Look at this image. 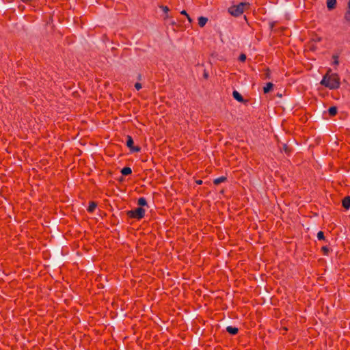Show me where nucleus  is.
<instances>
[{"label":"nucleus","mask_w":350,"mask_h":350,"mask_svg":"<svg viewBox=\"0 0 350 350\" xmlns=\"http://www.w3.org/2000/svg\"><path fill=\"white\" fill-rule=\"evenodd\" d=\"M339 76L336 73H331L330 70L323 76L321 84L329 90H336L339 88L340 85Z\"/></svg>","instance_id":"f257e3e1"},{"label":"nucleus","mask_w":350,"mask_h":350,"mask_svg":"<svg viewBox=\"0 0 350 350\" xmlns=\"http://www.w3.org/2000/svg\"><path fill=\"white\" fill-rule=\"evenodd\" d=\"M248 6V3L241 2L238 5L230 6L228 8V12L233 16H239L243 13L245 8Z\"/></svg>","instance_id":"f03ea898"},{"label":"nucleus","mask_w":350,"mask_h":350,"mask_svg":"<svg viewBox=\"0 0 350 350\" xmlns=\"http://www.w3.org/2000/svg\"><path fill=\"white\" fill-rule=\"evenodd\" d=\"M145 210L142 207H138L134 210L127 211V215L130 218L140 219L144 217Z\"/></svg>","instance_id":"7ed1b4c3"},{"label":"nucleus","mask_w":350,"mask_h":350,"mask_svg":"<svg viewBox=\"0 0 350 350\" xmlns=\"http://www.w3.org/2000/svg\"><path fill=\"white\" fill-rule=\"evenodd\" d=\"M126 146L130 148L131 152H138L141 150L139 146H133V138L129 135L126 137Z\"/></svg>","instance_id":"20e7f679"},{"label":"nucleus","mask_w":350,"mask_h":350,"mask_svg":"<svg viewBox=\"0 0 350 350\" xmlns=\"http://www.w3.org/2000/svg\"><path fill=\"white\" fill-rule=\"evenodd\" d=\"M337 1L336 0H327L326 5L327 8L329 10H332L336 7Z\"/></svg>","instance_id":"39448f33"},{"label":"nucleus","mask_w":350,"mask_h":350,"mask_svg":"<svg viewBox=\"0 0 350 350\" xmlns=\"http://www.w3.org/2000/svg\"><path fill=\"white\" fill-rule=\"evenodd\" d=\"M342 204L345 209H349L350 208V197L346 196L344 198L342 201Z\"/></svg>","instance_id":"423d86ee"},{"label":"nucleus","mask_w":350,"mask_h":350,"mask_svg":"<svg viewBox=\"0 0 350 350\" xmlns=\"http://www.w3.org/2000/svg\"><path fill=\"white\" fill-rule=\"evenodd\" d=\"M232 96H233L234 98L236 99L237 100H238L239 102H243V100H244L241 94H239L236 90L233 91Z\"/></svg>","instance_id":"0eeeda50"},{"label":"nucleus","mask_w":350,"mask_h":350,"mask_svg":"<svg viewBox=\"0 0 350 350\" xmlns=\"http://www.w3.org/2000/svg\"><path fill=\"white\" fill-rule=\"evenodd\" d=\"M226 331L230 334H232V335H235L238 333L239 332V329L238 328L235 327H232V326H228L226 327Z\"/></svg>","instance_id":"6e6552de"},{"label":"nucleus","mask_w":350,"mask_h":350,"mask_svg":"<svg viewBox=\"0 0 350 350\" xmlns=\"http://www.w3.org/2000/svg\"><path fill=\"white\" fill-rule=\"evenodd\" d=\"M208 18L204 16L198 18V25L200 27H203L207 23Z\"/></svg>","instance_id":"1a4fd4ad"},{"label":"nucleus","mask_w":350,"mask_h":350,"mask_svg":"<svg viewBox=\"0 0 350 350\" xmlns=\"http://www.w3.org/2000/svg\"><path fill=\"white\" fill-rule=\"evenodd\" d=\"M273 84L271 82H269L266 84V85L263 88L264 93H268L273 88Z\"/></svg>","instance_id":"9d476101"},{"label":"nucleus","mask_w":350,"mask_h":350,"mask_svg":"<svg viewBox=\"0 0 350 350\" xmlns=\"http://www.w3.org/2000/svg\"><path fill=\"white\" fill-rule=\"evenodd\" d=\"M121 173L124 176L129 175V174H131L132 173L131 168L129 167H125L122 169Z\"/></svg>","instance_id":"9b49d317"},{"label":"nucleus","mask_w":350,"mask_h":350,"mask_svg":"<svg viewBox=\"0 0 350 350\" xmlns=\"http://www.w3.org/2000/svg\"><path fill=\"white\" fill-rule=\"evenodd\" d=\"M96 206L97 204L96 202H90L88 207V211L90 213H92L95 210Z\"/></svg>","instance_id":"f8f14e48"},{"label":"nucleus","mask_w":350,"mask_h":350,"mask_svg":"<svg viewBox=\"0 0 350 350\" xmlns=\"http://www.w3.org/2000/svg\"><path fill=\"white\" fill-rule=\"evenodd\" d=\"M226 177L225 176H221V177H219L217 178H215L214 180H213V183L216 185L223 183V182H225L226 180Z\"/></svg>","instance_id":"ddd939ff"},{"label":"nucleus","mask_w":350,"mask_h":350,"mask_svg":"<svg viewBox=\"0 0 350 350\" xmlns=\"http://www.w3.org/2000/svg\"><path fill=\"white\" fill-rule=\"evenodd\" d=\"M337 107H335V106H333V107H331L329 108L328 109V112H329V114L331 116H334L336 115L337 113Z\"/></svg>","instance_id":"4468645a"},{"label":"nucleus","mask_w":350,"mask_h":350,"mask_svg":"<svg viewBox=\"0 0 350 350\" xmlns=\"http://www.w3.org/2000/svg\"><path fill=\"white\" fill-rule=\"evenodd\" d=\"M137 204H138V205H139L141 206H146L147 204V201H146V198H140L138 199Z\"/></svg>","instance_id":"2eb2a0df"},{"label":"nucleus","mask_w":350,"mask_h":350,"mask_svg":"<svg viewBox=\"0 0 350 350\" xmlns=\"http://www.w3.org/2000/svg\"><path fill=\"white\" fill-rule=\"evenodd\" d=\"M159 8L166 14L165 18L169 17V15L167 14L169 12V8L167 6L165 5H159Z\"/></svg>","instance_id":"dca6fc26"},{"label":"nucleus","mask_w":350,"mask_h":350,"mask_svg":"<svg viewBox=\"0 0 350 350\" xmlns=\"http://www.w3.org/2000/svg\"><path fill=\"white\" fill-rule=\"evenodd\" d=\"M344 18L347 22H350V8H348L347 12L345 14Z\"/></svg>","instance_id":"f3484780"},{"label":"nucleus","mask_w":350,"mask_h":350,"mask_svg":"<svg viewBox=\"0 0 350 350\" xmlns=\"http://www.w3.org/2000/svg\"><path fill=\"white\" fill-rule=\"evenodd\" d=\"M317 238L319 240H323L325 239V236H324V233L322 231H319L318 233H317Z\"/></svg>","instance_id":"a211bd4d"},{"label":"nucleus","mask_w":350,"mask_h":350,"mask_svg":"<svg viewBox=\"0 0 350 350\" xmlns=\"http://www.w3.org/2000/svg\"><path fill=\"white\" fill-rule=\"evenodd\" d=\"M239 59L241 61V62H245V59H246V55L243 53L241 54L239 57Z\"/></svg>","instance_id":"6ab92c4d"},{"label":"nucleus","mask_w":350,"mask_h":350,"mask_svg":"<svg viewBox=\"0 0 350 350\" xmlns=\"http://www.w3.org/2000/svg\"><path fill=\"white\" fill-rule=\"evenodd\" d=\"M135 88L137 90H139L141 88H142V84L140 83H136L135 84Z\"/></svg>","instance_id":"aec40b11"},{"label":"nucleus","mask_w":350,"mask_h":350,"mask_svg":"<svg viewBox=\"0 0 350 350\" xmlns=\"http://www.w3.org/2000/svg\"><path fill=\"white\" fill-rule=\"evenodd\" d=\"M322 250L325 252V254H327L329 251V249L326 246H323L322 247Z\"/></svg>","instance_id":"412c9836"},{"label":"nucleus","mask_w":350,"mask_h":350,"mask_svg":"<svg viewBox=\"0 0 350 350\" xmlns=\"http://www.w3.org/2000/svg\"><path fill=\"white\" fill-rule=\"evenodd\" d=\"M333 57H334V63L335 64H338V56H334Z\"/></svg>","instance_id":"4be33fe9"},{"label":"nucleus","mask_w":350,"mask_h":350,"mask_svg":"<svg viewBox=\"0 0 350 350\" xmlns=\"http://www.w3.org/2000/svg\"><path fill=\"white\" fill-rule=\"evenodd\" d=\"M265 77H266V78H269L270 77V74H269V69H267V72H266Z\"/></svg>","instance_id":"5701e85b"},{"label":"nucleus","mask_w":350,"mask_h":350,"mask_svg":"<svg viewBox=\"0 0 350 350\" xmlns=\"http://www.w3.org/2000/svg\"><path fill=\"white\" fill-rule=\"evenodd\" d=\"M180 14L185 16H187V13L185 10H183L180 12Z\"/></svg>","instance_id":"b1692460"},{"label":"nucleus","mask_w":350,"mask_h":350,"mask_svg":"<svg viewBox=\"0 0 350 350\" xmlns=\"http://www.w3.org/2000/svg\"><path fill=\"white\" fill-rule=\"evenodd\" d=\"M284 151H285L286 152H288V147H287V146H286V145H284Z\"/></svg>","instance_id":"393cba45"},{"label":"nucleus","mask_w":350,"mask_h":350,"mask_svg":"<svg viewBox=\"0 0 350 350\" xmlns=\"http://www.w3.org/2000/svg\"><path fill=\"white\" fill-rule=\"evenodd\" d=\"M208 73L205 72L204 73V77L205 79H207V78H208Z\"/></svg>","instance_id":"a878e982"},{"label":"nucleus","mask_w":350,"mask_h":350,"mask_svg":"<svg viewBox=\"0 0 350 350\" xmlns=\"http://www.w3.org/2000/svg\"><path fill=\"white\" fill-rule=\"evenodd\" d=\"M188 21L191 23L192 21L191 18H190V16L187 14V16H186Z\"/></svg>","instance_id":"bb28decb"},{"label":"nucleus","mask_w":350,"mask_h":350,"mask_svg":"<svg viewBox=\"0 0 350 350\" xmlns=\"http://www.w3.org/2000/svg\"><path fill=\"white\" fill-rule=\"evenodd\" d=\"M188 21L191 23L192 21L191 18H190V16L187 14V16H186Z\"/></svg>","instance_id":"cd10ccee"},{"label":"nucleus","mask_w":350,"mask_h":350,"mask_svg":"<svg viewBox=\"0 0 350 350\" xmlns=\"http://www.w3.org/2000/svg\"><path fill=\"white\" fill-rule=\"evenodd\" d=\"M24 3H27V2H30L32 0H21Z\"/></svg>","instance_id":"c85d7f7f"},{"label":"nucleus","mask_w":350,"mask_h":350,"mask_svg":"<svg viewBox=\"0 0 350 350\" xmlns=\"http://www.w3.org/2000/svg\"><path fill=\"white\" fill-rule=\"evenodd\" d=\"M198 184L200 185L202 183V180H200L196 182Z\"/></svg>","instance_id":"c756f323"},{"label":"nucleus","mask_w":350,"mask_h":350,"mask_svg":"<svg viewBox=\"0 0 350 350\" xmlns=\"http://www.w3.org/2000/svg\"><path fill=\"white\" fill-rule=\"evenodd\" d=\"M347 8H350V0L348 1Z\"/></svg>","instance_id":"7c9ffc66"},{"label":"nucleus","mask_w":350,"mask_h":350,"mask_svg":"<svg viewBox=\"0 0 350 350\" xmlns=\"http://www.w3.org/2000/svg\"><path fill=\"white\" fill-rule=\"evenodd\" d=\"M317 40H318V41H320V40H321V38H317Z\"/></svg>","instance_id":"2f4dec72"}]
</instances>
